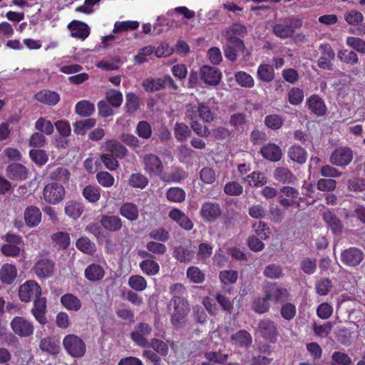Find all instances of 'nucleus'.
I'll use <instances>...</instances> for the list:
<instances>
[{
  "instance_id": "ea45409f",
  "label": "nucleus",
  "mask_w": 365,
  "mask_h": 365,
  "mask_svg": "<svg viewBox=\"0 0 365 365\" xmlns=\"http://www.w3.org/2000/svg\"><path fill=\"white\" fill-rule=\"evenodd\" d=\"M185 191L179 187H170L166 192L168 200L172 202H182L185 201Z\"/></svg>"
},
{
  "instance_id": "052dcab7",
  "label": "nucleus",
  "mask_w": 365,
  "mask_h": 365,
  "mask_svg": "<svg viewBox=\"0 0 365 365\" xmlns=\"http://www.w3.org/2000/svg\"><path fill=\"white\" fill-rule=\"evenodd\" d=\"M204 356L208 362L220 364H225L228 359V354H222L221 351L205 352Z\"/></svg>"
},
{
  "instance_id": "1a4fd4ad",
  "label": "nucleus",
  "mask_w": 365,
  "mask_h": 365,
  "mask_svg": "<svg viewBox=\"0 0 365 365\" xmlns=\"http://www.w3.org/2000/svg\"><path fill=\"white\" fill-rule=\"evenodd\" d=\"M143 163L145 172L150 176H160L163 171V165L160 158L153 153L145 154Z\"/></svg>"
},
{
  "instance_id": "864d4df0",
  "label": "nucleus",
  "mask_w": 365,
  "mask_h": 365,
  "mask_svg": "<svg viewBox=\"0 0 365 365\" xmlns=\"http://www.w3.org/2000/svg\"><path fill=\"white\" fill-rule=\"evenodd\" d=\"M186 274L189 280L195 284L202 283L205 279V274L197 267L195 266L188 267Z\"/></svg>"
},
{
  "instance_id": "a878e982",
  "label": "nucleus",
  "mask_w": 365,
  "mask_h": 365,
  "mask_svg": "<svg viewBox=\"0 0 365 365\" xmlns=\"http://www.w3.org/2000/svg\"><path fill=\"white\" fill-rule=\"evenodd\" d=\"M17 269L11 264H4L0 269V280L6 284H11L17 277Z\"/></svg>"
},
{
  "instance_id": "e2e57ef3",
  "label": "nucleus",
  "mask_w": 365,
  "mask_h": 365,
  "mask_svg": "<svg viewBox=\"0 0 365 365\" xmlns=\"http://www.w3.org/2000/svg\"><path fill=\"white\" fill-rule=\"evenodd\" d=\"M148 236L155 242H165L170 238L169 232L164 227H160L151 230Z\"/></svg>"
},
{
  "instance_id": "49530a36",
  "label": "nucleus",
  "mask_w": 365,
  "mask_h": 365,
  "mask_svg": "<svg viewBox=\"0 0 365 365\" xmlns=\"http://www.w3.org/2000/svg\"><path fill=\"white\" fill-rule=\"evenodd\" d=\"M128 184L135 188H145L148 184V178L142 173H132L128 179Z\"/></svg>"
},
{
  "instance_id": "5fc2aeb1",
  "label": "nucleus",
  "mask_w": 365,
  "mask_h": 365,
  "mask_svg": "<svg viewBox=\"0 0 365 365\" xmlns=\"http://www.w3.org/2000/svg\"><path fill=\"white\" fill-rule=\"evenodd\" d=\"M139 23L137 21H117L115 23L113 33L135 30L138 28Z\"/></svg>"
},
{
  "instance_id": "72a5a7b5",
  "label": "nucleus",
  "mask_w": 365,
  "mask_h": 365,
  "mask_svg": "<svg viewBox=\"0 0 365 365\" xmlns=\"http://www.w3.org/2000/svg\"><path fill=\"white\" fill-rule=\"evenodd\" d=\"M76 248L84 254L93 255L96 251V246L88 237H81L76 242Z\"/></svg>"
},
{
  "instance_id": "bf43d9fd",
  "label": "nucleus",
  "mask_w": 365,
  "mask_h": 365,
  "mask_svg": "<svg viewBox=\"0 0 365 365\" xmlns=\"http://www.w3.org/2000/svg\"><path fill=\"white\" fill-rule=\"evenodd\" d=\"M191 131L188 126L183 123H176L174 128V133L176 139L184 141L190 134Z\"/></svg>"
},
{
  "instance_id": "f704fd0d",
  "label": "nucleus",
  "mask_w": 365,
  "mask_h": 365,
  "mask_svg": "<svg viewBox=\"0 0 365 365\" xmlns=\"http://www.w3.org/2000/svg\"><path fill=\"white\" fill-rule=\"evenodd\" d=\"M120 214L127 220L133 222L135 221L139 216L137 206L131 202L123 203L120 207Z\"/></svg>"
},
{
  "instance_id": "0e129e2a",
  "label": "nucleus",
  "mask_w": 365,
  "mask_h": 365,
  "mask_svg": "<svg viewBox=\"0 0 365 365\" xmlns=\"http://www.w3.org/2000/svg\"><path fill=\"white\" fill-rule=\"evenodd\" d=\"M52 240L62 250L67 249L70 245V236L67 232H58L52 236Z\"/></svg>"
},
{
  "instance_id": "e433bc0d",
  "label": "nucleus",
  "mask_w": 365,
  "mask_h": 365,
  "mask_svg": "<svg viewBox=\"0 0 365 365\" xmlns=\"http://www.w3.org/2000/svg\"><path fill=\"white\" fill-rule=\"evenodd\" d=\"M232 344L237 346H247L251 341V336L248 331L240 330L230 337Z\"/></svg>"
},
{
  "instance_id": "c85d7f7f",
  "label": "nucleus",
  "mask_w": 365,
  "mask_h": 365,
  "mask_svg": "<svg viewBox=\"0 0 365 365\" xmlns=\"http://www.w3.org/2000/svg\"><path fill=\"white\" fill-rule=\"evenodd\" d=\"M70 177V171L64 167H55L49 173V178L51 180L63 185L68 182Z\"/></svg>"
},
{
  "instance_id": "bb28decb",
  "label": "nucleus",
  "mask_w": 365,
  "mask_h": 365,
  "mask_svg": "<svg viewBox=\"0 0 365 365\" xmlns=\"http://www.w3.org/2000/svg\"><path fill=\"white\" fill-rule=\"evenodd\" d=\"M309 109L317 115H323L327 112V107L323 100L317 95H312L307 100Z\"/></svg>"
},
{
  "instance_id": "13d9d810",
  "label": "nucleus",
  "mask_w": 365,
  "mask_h": 365,
  "mask_svg": "<svg viewBox=\"0 0 365 365\" xmlns=\"http://www.w3.org/2000/svg\"><path fill=\"white\" fill-rule=\"evenodd\" d=\"M344 20L350 26H357L364 20L363 14L356 10H350L345 13Z\"/></svg>"
},
{
  "instance_id": "0eeeda50",
  "label": "nucleus",
  "mask_w": 365,
  "mask_h": 365,
  "mask_svg": "<svg viewBox=\"0 0 365 365\" xmlns=\"http://www.w3.org/2000/svg\"><path fill=\"white\" fill-rule=\"evenodd\" d=\"M153 329L151 326L145 322L137 324L130 333V338L138 346L146 348L148 346L147 337L151 334Z\"/></svg>"
},
{
  "instance_id": "9d476101",
  "label": "nucleus",
  "mask_w": 365,
  "mask_h": 365,
  "mask_svg": "<svg viewBox=\"0 0 365 365\" xmlns=\"http://www.w3.org/2000/svg\"><path fill=\"white\" fill-rule=\"evenodd\" d=\"M222 208L216 202H205L202 204L200 215L205 222H214L222 215Z\"/></svg>"
},
{
  "instance_id": "f3484780",
  "label": "nucleus",
  "mask_w": 365,
  "mask_h": 365,
  "mask_svg": "<svg viewBox=\"0 0 365 365\" xmlns=\"http://www.w3.org/2000/svg\"><path fill=\"white\" fill-rule=\"evenodd\" d=\"M264 296L270 302L279 303L287 299V291L276 284H269L266 287Z\"/></svg>"
},
{
  "instance_id": "b1692460",
  "label": "nucleus",
  "mask_w": 365,
  "mask_h": 365,
  "mask_svg": "<svg viewBox=\"0 0 365 365\" xmlns=\"http://www.w3.org/2000/svg\"><path fill=\"white\" fill-rule=\"evenodd\" d=\"M68 29L71 30L72 37L86 39L90 34V29L88 26L82 21L74 20L68 25Z\"/></svg>"
},
{
  "instance_id": "5701e85b",
  "label": "nucleus",
  "mask_w": 365,
  "mask_h": 365,
  "mask_svg": "<svg viewBox=\"0 0 365 365\" xmlns=\"http://www.w3.org/2000/svg\"><path fill=\"white\" fill-rule=\"evenodd\" d=\"M34 98L41 103L53 106L59 102L60 96L56 91L43 89L35 94Z\"/></svg>"
},
{
  "instance_id": "f03ea898",
  "label": "nucleus",
  "mask_w": 365,
  "mask_h": 365,
  "mask_svg": "<svg viewBox=\"0 0 365 365\" xmlns=\"http://www.w3.org/2000/svg\"><path fill=\"white\" fill-rule=\"evenodd\" d=\"M63 346L66 353L73 358L83 357L86 352V343L75 334L65 336L63 339Z\"/></svg>"
},
{
  "instance_id": "6e6d98bb",
  "label": "nucleus",
  "mask_w": 365,
  "mask_h": 365,
  "mask_svg": "<svg viewBox=\"0 0 365 365\" xmlns=\"http://www.w3.org/2000/svg\"><path fill=\"white\" fill-rule=\"evenodd\" d=\"M274 34L281 38H287L293 36V29L288 26L287 24H277L273 27Z\"/></svg>"
},
{
  "instance_id": "4d7b16f0",
  "label": "nucleus",
  "mask_w": 365,
  "mask_h": 365,
  "mask_svg": "<svg viewBox=\"0 0 365 365\" xmlns=\"http://www.w3.org/2000/svg\"><path fill=\"white\" fill-rule=\"evenodd\" d=\"M304 91L299 88H292L287 93V99L290 104L299 105L304 100Z\"/></svg>"
},
{
  "instance_id": "4468645a",
  "label": "nucleus",
  "mask_w": 365,
  "mask_h": 365,
  "mask_svg": "<svg viewBox=\"0 0 365 365\" xmlns=\"http://www.w3.org/2000/svg\"><path fill=\"white\" fill-rule=\"evenodd\" d=\"M200 76L202 80L206 84L210 86L218 85L222 78V73L218 68L207 65H204L201 67Z\"/></svg>"
},
{
  "instance_id": "7c9ffc66",
  "label": "nucleus",
  "mask_w": 365,
  "mask_h": 365,
  "mask_svg": "<svg viewBox=\"0 0 365 365\" xmlns=\"http://www.w3.org/2000/svg\"><path fill=\"white\" fill-rule=\"evenodd\" d=\"M261 153L264 158L273 162L279 161L282 155L280 148L274 143H269L262 148Z\"/></svg>"
},
{
  "instance_id": "39448f33",
  "label": "nucleus",
  "mask_w": 365,
  "mask_h": 365,
  "mask_svg": "<svg viewBox=\"0 0 365 365\" xmlns=\"http://www.w3.org/2000/svg\"><path fill=\"white\" fill-rule=\"evenodd\" d=\"M143 86L146 92L153 93L165 88L178 90V86L169 75L158 78H147L143 82Z\"/></svg>"
},
{
  "instance_id": "de8ad7c7",
  "label": "nucleus",
  "mask_w": 365,
  "mask_h": 365,
  "mask_svg": "<svg viewBox=\"0 0 365 365\" xmlns=\"http://www.w3.org/2000/svg\"><path fill=\"white\" fill-rule=\"evenodd\" d=\"M139 98L134 93H128L125 96V112L130 114L134 113L139 108Z\"/></svg>"
},
{
  "instance_id": "ddd939ff",
  "label": "nucleus",
  "mask_w": 365,
  "mask_h": 365,
  "mask_svg": "<svg viewBox=\"0 0 365 365\" xmlns=\"http://www.w3.org/2000/svg\"><path fill=\"white\" fill-rule=\"evenodd\" d=\"M55 264L53 260L42 258L37 260L32 270L40 279H48L52 277L54 272Z\"/></svg>"
},
{
  "instance_id": "f257e3e1",
  "label": "nucleus",
  "mask_w": 365,
  "mask_h": 365,
  "mask_svg": "<svg viewBox=\"0 0 365 365\" xmlns=\"http://www.w3.org/2000/svg\"><path fill=\"white\" fill-rule=\"evenodd\" d=\"M170 315V323L175 329L182 328L187 322V317L190 312L188 300L185 297L171 298L168 304Z\"/></svg>"
},
{
  "instance_id": "79ce46f5",
  "label": "nucleus",
  "mask_w": 365,
  "mask_h": 365,
  "mask_svg": "<svg viewBox=\"0 0 365 365\" xmlns=\"http://www.w3.org/2000/svg\"><path fill=\"white\" fill-rule=\"evenodd\" d=\"M82 195L89 202L95 203L101 197V189L97 186L89 185L83 188Z\"/></svg>"
},
{
  "instance_id": "dca6fc26",
  "label": "nucleus",
  "mask_w": 365,
  "mask_h": 365,
  "mask_svg": "<svg viewBox=\"0 0 365 365\" xmlns=\"http://www.w3.org/2000/svg\"><path fill=\"white\" fill-rule=\"evenodd\" d=\"M282 195L279 199L280 205L284 208H287L290 206L296 205H299V203L297 201L299 192L297 190L292 187L284 186L281 189Z\"/></svg>"
},
{
  "instance_id": "9b49d317",
  "label": "nucleus",
  "mask_w": 365,
  "mask_h": 365,
  "mask_svg": "<svg viewBox=\"0 0 365 365\" xmlns=\"http://www.w3.org/2000/svg\"><path fill=\"white\" fill-rule=\"evenodd\" d=\"M31 313L41 325H45L48 322L46 317L47 313V299L44 297L40 296L35 298L33 302V306L31 309Z\"/></svg>"
},
{
  "instance_id": "8fccbe9b",
  "label": "nucleus",
  "mask_w": 365,
  "mask_h": 365,
  "mask_svg": "<svg viewBox=\"0 0 365 365\" xmlns=\"http://www.w3.org/2000/svg\"><path fill=\"white\" fill-rule=\"evenodd\" d=\"M135 133L139 138L148 140L152 136V127L148 121L140 120L137 124Z\"/></svg>"
},
{
  "instance_id": "cd10ccee",
  "label": "nucleus",
  "mask_w": 365,
  "mask_h": 365,
  "mask_svg": "<svg viewBox=\"0 0 365 365\" xmlns=\"http://www.w3.org/2000/svg\"><path fill=\"white\" fill-rule=\"evenodd\" d=\"M61 304L68 311L78 312L81 309V300L74 294L66 293L61 297Z\"/></svg>"
},
{
  "instance_id": "338daca9",
  "label": "nucleus",
  "mask_w": 365,
  "mask_h": 365,
  "mask_svg": "<svg viewBox=\"0 0 365 365\" xmlns=\"http://www.w3.org/2000/svg\"><path fill=\"white\" fill-rule=\"evenodd\" d=\"M324 219L334 233L341 231L342 225L339 220L330 212L324 213Z\"/></svg>"
},
{
  "instance_id": "a18cd8bd",
  "label": "nucleus",
  "mask_w": 365,
  "mask_h": 365,
  "mask_svg": "<svg viewBox=\"0 0 365 365\" xmlns=\"http://www.w3.org/2000/svg\"><path fill=\"white\" fill-rule=\"evenodd\" d=\"M96 121L93 118H88L76 121L73 124V130L76 135H84L86 131L95 126Z\"/></svg>"
},
{
  "instance_id": "423d86ee",
  "label": "nucleus",
  "mask_w": 365,
  "mask_h": 365,
  "mask_svg": "<svg viewBox=\"0 0 365 365\" xmlns=\"http://www.w3.org/2000/svg\"><path fill=\"white\" fill-rule=\"evenodd\" d=\"M13 332L19 337H29L34 332V323L24 317H14L10 322Z\"/></svg>"
},
{
  "instance_id": "a19ab883",
  "label": "nucleus",
  "mask_w": 365,
  "mask_h": 365,
  "mask_svg": "<svg viewBox=\"0 0 365 365\" xmlns=\"http://www.w3.org/2000/svg\"><path fill=\"white\" fill-rule=\"evenodd\" d=\"M290 159L298 163L303 164L307 160V152L302 147L298 145L292 146L288 152Z\"/></svg>"
},
{
  "instance_id": "3c124183",
  "label": "nucleus",
  "mask_w": 365,
  "mask_h": 365,
  "mask_svg": "<svg viewBox=\"0 0 365 365\" xmlns=\"http://www.w3.org/2000/svg\"><path fill=\"white\" fill-rule=\"evenodd\" d=\"M152 348L158 354L165 356L169 351V347L166 342L157 338H153L148 342V346Z\"/></svg>"
},
{
  "instance_id": "37998d69",
  "label": "nucleus",
  "mask_w": 365,
  "mask_h": 365,
  "mask_svg": "<svg viewBox=\"0 0 365 365\" xmlns=\"http://www.w3.org/2000/svg\"><path fill=\"white\" fill-rule=\"evenodd\" d=\"M188 177L187 172L182 169L176 168L169 175H165L160 177V179L164 182H179L181 180L186 179Z\"/></svg>"
},
{
  "instance_id": "603ef678",
  "label": "nucleus",
  "mask_w": 365,
  "mask_h": 365,
  "mask_svg": "<svg viewBox=\"0 0 365 365\" xmlns=\"http://www.w3.org/2000/svg\"><path fill=\"white\" fill-rule=\"evenodd\" d=\"M128 285L137 292H142L147 287V281L141 275H132L128 279Z\"/></svg>"
},
{
  "instance_id": "393cba45",
  "label": "nucleus",
  "mask_w": 365,
  "mask_h": 365,
  "mask_svg": "<svg viewBox=\"0 0 365 365\" xmlns=\"http://www.w3.org/2000/svg\"><path fill=\"white\" fill-rule=\"evenodd\" d=\"M39 349L51 355H56L60 352L59 342L51 336L42 338L38 344Z\"/></svg>"
},
{
  "instance_id": "2f4dec72",
  "label": "nucleus",
  "mask_w": 365,
  "mask_h": 365,
  "mask_svg": "<svg viewBox=\"0 0 365 365\" xmlns=\"http://www.w3.org/2000/svg\"><path fill=\"white\" fill-rule=\"evenodd\" d=\"M64 211L66 215L76 220L80 217L84 212V205L82 202L69 200L66 203Z\"/></svg>"
},
{
  "instance_id": "09e8293b",
  "label": "nucleus",
  "mask_w": 365,
  "mask_h": 365,
  "mask_svg": "<svg viewBox=\"0 0 365 365\" xmlns=\"http://www.w3.org/2000/svg\"><path fill=\"white\" fill-rule=\"evenodd\" d=\"M274 178L282 183H292L296 178L285 168H278L274 171Z\"/></svg>"
},
{
  "instance_id": "680f3d73",
  "label": "nucleus",
  "mask_w": 365,
  "mask_h": 365,
  "mask_svg": "<svg viewBox=\"0 0 365 365\" xmlns=\"http://www.w3.org/2000/svg\"><path fill=\"white\" fill-rule=\"evenodd\" d=\"M35 128L48 135L53 133V125L50 120L43 118H38L35 123Z\"/></svg>"
},
{
  "instance_id": "f8f14e48",
  "label": "nucleus",
  "mask_w": 365,
  "mask_h": 365,
  "mask_svg": "<svg viewBox=\"0 0 365 365\" xmlns=\"http://www.w3.org/2000/svg\"><path fill=\"white\" fill-rule=\"evenodd\" d=\"M353 160V153L350 148L341 147L334 150L330 156V163L336 166L346 167Z\"/></svg>"
},
{
  "instance_id": "4be33fe9",
  "label": "nucleus",
  "mask_w": 365,
  "mask_h": 365,
  "mask_svg": "<svg viewBox=\"0 0 365 365\" xmlns=\"http://www.w3.org/2000/svg\"><path fill=\"white\" fill-rule=\"evenodd\" d=\"M100 223L106 230L110 232H118L123 227L121 219L115 215H103L100 219Z\"/></svg>"
},
{
  "instance_id": "20e7f679",
  "label": "nucleus",
  "mask_w": 365,
  "mask_h": 365,
  "mask_svg": "<svg viewBox=\"0 0 365 365\" xmlns=\"http://www.w3.org/2000/svg\"><path fill=\"white\" fill-rule=\"evenodd\" d=\"M6 243L1 246L0 250L3 255L10 257H18L23 251L22 237L19 235L7 233L4 237Z\"/></svg>"
},
{
  "instance_id": "4c0bfd02",
  "label": "nucleus",
  "mask_w": 365,
  "mask_h": 365,
  "mask_svg": "<svg viewBox=\"0 0 365 365\" xmlns=\"http://www.w3.org/2000/svg\"><path fill=\"white\" fill-rule=\"evenodd\" d=\"M106 150L115 154L116 157L123 158L128 153L126 148L115 140H107L105 143Z\"/></svg>"
},
{
  "instance_id": "a211bd4d",
  "label": "nucleus",
  "mask_w": 365,
  "mask_h": 365,
  "mask_svg": "<svg viewBox=\"0 0 365 365\" xmlns=\"http://www.w3.org/2000/svg\"><path fill=\"white\" fill-rule=\"evenodd\" d=\"M41 217L40 209L34 205L28 206L24 212V222L29 227H37L41 221Z\"/></svg>"
},
{
  "instance_id": "774afa93",
  "label": "nucleus",
  "mask_w": 365,
  "mask_h": 365,
  "mask_svg": "<svg viewBox=\"0 0 365 365\" xmlns=\"http://www.w3.org/2000/svg\"><path fill=\"white\" fill-rule=\"evenodd\" d=\"M346 45L359 53H365V41L354 36H349L346 40Z\"/></svg>"
},
{
  "instance_id": "6e6552de",
  "label": "nucleus",
  "mask_w": 365,
  "mask_h": 365,
  "mask_svg": "<svg viewBox=\"0 0 365 365\" xmlns=\"http://www.w3.org/2000/svg\"><path fill=\"white\" fill-rule=\"evenodd\" d=\"M41 287L35 280H27L19 289V297L23 302H29L32 297L41 296Z\"/></svg>"
},
{
  "instance_id": "473e14b6",
  "label": "nucleus",
  "mask_w": 365,
  "mask_h": 365,
  "mask_svg": "<svg viewBox=\"0 0 365 365\" xmlns=\"http://www.w3.org/2000/svg\"><path fill=\"white\" fill-rule=\"evenodd\" d=\"M139 267L148 276L156 275L160 272V265L155 258L142 260L139 264Z\"/></svg>"
},
{
  "instance_id": "c9c22d12",
  "label": "nucleus",
  "mask_w": 365,
  "mask_h": 365,
  "mask_svg": "<svg viewBox=\"0 0 365 365\" xmlns=\"http://www.w3.org/2000/svg\"><path fill=\"white\" fill-rule=\"evenodd\" d=\"M174 257L180 262H190L193 258V251L188 247L180 245L174 250Z\"/></svg>"
},
{
  "instance_id": "c756f323",
  "label": "nucleus",
  "mask_w": 365,
  "mask_h": 365,
  "mask_svg": "<svg viewBox=\"0 0 365 365\" xmlns=\"http://www.w3.org/2000/svg\"><path fill=\"white\" fill-rule=\"evenodd\" d=\"M84 275L89 282H98L103 278L105 271L101 265L93 263L86 268Z\"/></svg>"
},
{
  "instance_id": "aec40b11",
  "label": "nucleus",
  "mask_w": 365,
  "mask_h": 365,
  "mask_svg": "<svg viewBox=\"0 0 365 365\" xmlns=\"http://www.w3.org/2000/svg\"><path fill=\"white\" fill-rule=\"evenodd\" d=\"M341 261L349 266H356L364 259V253L359 249L351 247L341 253Z\"/></svg>"
},
{
  "instance_id": "6ab92c4d",
  "label": "nucleus",
  "mask_w": 365,
  "mask_h": 365,
  "mask_svg": "<svg viewBox=\"0 0 365 365\" xmlns=\"http://www.w3.org/2000/svg\"><path fill=\"white\" fill-rule=\"evenodd\" d=\"M6 174L12 180H24L28 177V170L21 163H13L7 166Z\"/></svg>"
},
{
  "instance_id": "58836bf2",
  "label": "nucleus",
  "mask_w": 365,
  "mask_h": 365,
  "mask_svg": "<svg viewBox=\"0 0 365 365\" xmlns=\"http://www.w3.org/2000/svg\"><path fill=\"white\" fill-rule=\"evenodd\" d=\"M75 110L80 116L88 117L94 113L95 107L90 101L83 100L76 104Z\"/></svg>"
},
{
  "instance_id": "c03bdc74",
  "label": "nucleus",
  "mask_w": 365,
  "mask_h": 365,
  "mask_svg": "<svg viewBox=\"0 0 365 365\" xmlns=\"http://www.w3.org/2000/svg\"><path fill=\"white\" fill-rule=\"evenodd\" d=\"M29 157L31 160L38 166L44 165L48 160V155L41 149H31L29 151Z\"/></svg>"
},
{
  "instance_id": "412c9836",
  "label": "nucleus",
  "mask_w": 365,
  "mask_h": 365,
  "mask_svg": "<svg viewBox=\"0 0 365 365\" xmlns=\"http://www.w3.org/2000/svg\"><path fill=\"white\" fill-rule=\"evenodd\" d=\"M168 215L170 218L176 222L181 228L187 231H190L193 228L192 222L181 210L173 208L169 212Z\"/></svg>"
},
{
  "instance_id": "69168bd1",
  "label": "nucleus",
  "mask_w": 365,
  "mask_h": 365,
  "mask_svg": "<svg viewBox=\"0 0 365 365\" xmlns=\"http://www.w3.org/2000/svg\"><path fill=\"white\" fill-rule=\"evenodd\" d=\"M98 182L104 187H110L115 182L114 177L107 171H101L96 174Z\"/></svg>"
},
{
  "instance_id": "7ed1b4c3",
  "label": "nucleus",
  "mask_w": 365,
  "mask_h": 365,
  "mask_svg": "<svg viewBox=\"0 0 365 365\" xmlns=\"http://www.w3.org/2000/svg\"><path fill=\"white\" fill-rule=\"evenodd\" d=\"M66 190L62 184L51 182L43 189V199L49 205H57L65 198Z\"/></svg>"
},
{
  "instance_id": "2eb2a0df",
  "label": "nucleus",
  "mask_w": 365,
  "mask_h": 365,
  "mask_svg": "<svg viewBox=\"0 0 365 365\" xmlns=\"http://www.w3.org/2000/svg\"><path fill=\"white\" fill-rule=\"evenodd\" d=\"M258 332L269 342L274 343L277 337V325L269 319L262 320L258 327Z\"/></svg>"
}]
</instances>
